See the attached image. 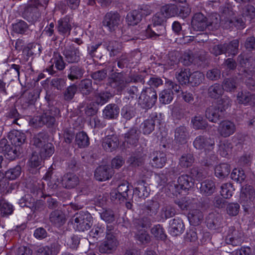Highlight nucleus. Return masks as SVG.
<instances>
[{"mask_svg":"<svg viewBox=\"0 0 255 255\" xmlns=\"http://www.w3.org/2000/svg\"><path fill=\"white\" fill-rule=\"evenodd\" d=\"M53 174L52 168H49L45 176L39 182L32 179L27 180L25 183L26 188L32 191L56 190L58 185L55 181L57 179L53 176Z\"/></svg>","mask_w":255,"mask_h":255,"instance_id":"f257e3e1","label":"nucleus"},{"mask_svg":"<svg viewBox=\"0 0 255 255\" xmlns=\"http://www.w3.org/2000/svg\"><path fill=\"white\" fill-rule=\"evenodd\" d=\"M166 17L160 10L156 12L152 18V24L148 25L147 29L148 36L151 38L163 35L165 33L166 29L165 23Z\"/></svg>","mask_w":255,"mask_h":255,"instance_id":"f03ea898","label":"nucleus"},{"mask_svg":"<svg viewBox=\"0 0 255 255\" xmlns=\"http://www.w3.org/2000/svg\"><path fill=\"white\" fill-rule=\"evenodd\" d=\"M60 114L58 108L51 106L42 115L33 118L30 121V123L35 127L46 125L48 128H52L56 123V118L60 117Z\"/></svg>","mask_w":255,"mask_h":255,"instance_id":"7ed1b4c3","label":"nucleus"},{"mask_svg":"<svg viewBox=\"0 0 255 255\" xmlns=\"http://www.w3.org/2000/svg\"><path fill=\"white\" fill-rule=\"evenodd\" d=\"M160 9L166 18L176 16L184 19L189 15L191 11L188 4H167L161 6Z\"/></svg>","mask_w":255,"mask_h":255,"instance_id":"20e7f679","label":"nucleus"},{"mask_svg":"<svg viewBox=\"0 0 255 255\" xmlns=\"http://www.w3.org/2000/svg\"><path fill=\"white\" fill-rule=\"evenodd\" d=\"M114 227L113 225H107L106 228V236L105 240L100 244L99 252L103 254H111L115 251L119 242L114 235Z\"/></svg>","mask_w":255,"mask_h":255,"instance_id":"39448f33","label":"nucleus"},{"mask_svg":"<svg viewBox=\"0 0 255 255\" xmlns=\"http://www.w3.org/2000/svg\"><path fill=\"white\" fill-rule=\"evenodd\" d=\"M42 6L39 0H29L24 7L22 17L29 22L37 21L41 16L39 8Z\"/></svg>","mask_w":255,"mask_h":255,"instance_id":"423d86ee","label":"nucleus"},{"mask_svg":"<svg viewBox=\"0 0 255 255\" xmlns=\"http://www.w3.org/2000/svg\"><path fill=\"white\" fill-rule=\"evenodd\" d=\"M157 99L156 91L152 87L143 89L139 97V104L144 109H150L155 104Z\"/></svg>","mask_w":255,"mask_h":255,"instance_id":"0eeeda50","label":"nucleus"},{"mask_svg":"<svg viewBox=\"0 0 255 255\" xmlns=\"http://www.w3.org/2000/svg\"><path fill=\"white\" fill-rule=\"evenodd\" d=\"M91 216L90 214L80 212L75 214L71 219L77 230L84 232L90 229L91 226Z\"/></svg>","mask_w":255,"mask_h":255,"instance_id":"6e6552de","label":"nucleus"},{"mask_svg":"<svg viewBox=\"0 0 255 255\" xmlns=\"http://www.w3.org/2000/svg\"><path fill=\"white\" fill-rule=\"evenodd\" d=\"M129 78L126 79L122 72H115L112 74L108 78V84L112 88L115 89L118 92H122L124 90L128 84Z\"/></svg>","mask_w":255,"mask_h":255,"instance_id":"1a4fd4ad","label":"nucleus"},{"mask_svg":"<svg viewBox=\"0 0 255 255\" xmlns=\"http://www.w3.org/2000/svg\"><path fill=\"white\" fill-rule=\"evenodd\" d=\"M129 83L127 85V91L132 99L136 98L140 88L139 84L143 85L144 81L142 76L139 75H130L129 77Z\"/></svg>","mask_w":255,"mask_h":255,"instance_id":"9d476101","label":"nucleus"},{"mask_svg":"<svg viewBox=\"0 0 255 255\" xmlns=\"http://www.w3.org/2000/svg\"><path fill=\"white\" fill-rule=\"evenodd\" d=\"M63 55L66 61L68 63H77L80 61L79 48L73 43H67L65 46Z\"/></svg>","mask_w":255,"mask_h":255,"instance_id":"9b49d317","label":"nucleus"},{"mask_svg":"<svg viewBox=\"0 0 255 255\" xmlns=\"http://www.w3.org/2000/svg\"><path fill=\"white\" fill-rule=\"evenodd\" d=\"M121 16L117 11L107 12L104 17L102 24L110 31H114L118 26L120 22Z\"/></svg>","mask_w":255,"mask_h":255,"instance_id":"f8f14e48","label":"nucleus"},{"mask_svg":"<svg viewBox=\"0 0 255 255\" xmlns=\"http://www.w3.org/2000/svg\"><path fill=\"white\" fill-rule=\"evenodd\" d=\"M212 22L208 20L202 13L198 12L194 14L191 20V26L195 31H204L209 26L212 25Z\"/></svg>","mask_w":255,"mask_h":255,"instance_id":"ddd939ff","label":"nucleus"},{"mask_svg":"<svg viewBox=\"0 0 255 255\" xmlns=\"http://www.w3.org/2000/svg\"><path fill=\"white\" fill-rule=\"evenodd\" d=\"M242 237V232L236 230L234 227L232 226L229 228L225 236V242L227 244L237 246L240 245L243 242Z\"/></svg>","mask_w":255,"mask_h":255,"instance_id":"4468645a","label":"nucleus"},{"mask_svg":"<svg viewBox=\"0 0 255 255\" xmlns=\"http://www.w3.org/2000/svg\"><path fill=\"white\" fill-rule=\"evenodd\" d=\"M0 152L4 154L7 159L12 160L17 157L20 152L17 151L16 146H11L7 144L6 139H3L0 141Z\"/></svg>","mask_w":255,"mask_h":255,"instance_id":"2eb2a0df","label":"nucleus"},{"mask_svg":"<svg viewBox=\"0 0 255 255\" xmlns=\"http://www.w3.org/2000/svg\"><path fill=\"white\" fill-rule=\"evenodd\" d=\"M193 145L196 149L199 150H210L213 148L215 145V141L213 138L199 135L195 139Z\"/></svg>","mask_w":255,"mask_h":255,"instance_id":"dca6fc26","label":"nucleus"},{"mask_svg":"<svg viewBox=\"0 0 255 255\" xmlns=\"http://www.w3.org/2000/svg\"><path fill=\"white\" fill-rule=\"evenodd\" d=\"M49 222L53 226L60 227L66 222V218L64 213L59 209H55L52 211L49 216Z\"/></svg>","mask_w":255,"mask_h":255,"instance_id":"f3484780","label":"nucleus"},{"mask_svg":"<svg viewBox=\"0 0 255 255\" xmlns=\"http://www.w3.org/2000/svg\"><path fill=\"white\" fill-rule=\"evenodd\" d=\"M235 124L228 120L222 121L217 129L219 134L224 137H227L232 135L235 132Z\"/></svg>","mask_w":255,"mask_h":255,"instance_id":"a211bd4d","label":"nucleus"},{"mask_svg":"<svg viewBox=\"0 0 255 255\" xmlns=\"http://www.w3.org/2000/svg\"><path fill=\"white\" fill-rule=\"evenodd\" d=\"M223 112L217 106H211L205 111V117L210 122L217 123L223 117Z\"/></svg>","mask_w":255,"mask_h":255,"instance_id":"6ab92c4d","label":"nucleus"},{"mask_svg":"<svg viewBox=\"0 0 255 255\" xmlns=\"http://www.w3.org/2000/svg\"><path fill=\"white\" fill-rule=\"evenodd\" d=\"M113 170L108 165H102L98 167L95 171V178L99 181H104L111 178Z\"/></svg>","mask_w":255,"mask_h":255,"instance_id":"aec40b11","label":"nucleus"},{"mask_svg":"<svg viewBox=\"0 0 255 255\" xmlns=\"http://www.w3.org/2000/svg\"><path fill=\"white\" fill-rule=\"evenodd\" d=\"M184 229V224L180 218H175L170 221L169 232L172 236H177L182 234Z\"/></svg>","mask_w":255,"mask_h":255,"instance_id":"412c9836","label":"nucleus"},{"mask_svg":"<svg viewBox=\"0 0 255 255\" xmlns=\"http://www.w3.org/2000/svg\"><path fill=\"white\" fill-rule=\"evenodd\" d=\"M61 246L54 242L48 246L40 247L37 250V255H57L60 252Z\"/></svg>","mask_w":255,"mask_h":255,"instance_id":"4be33fe9","label":"nucleus"},{"mask_svg":"<svg viewBox=\"0 0 255 255\" xmlns=\"http://www.w3.org/2000/svg\"><path fill=\"white\" fill-rule=\"evenodd\" d=\"M119 139L116 135H108L103 139L102 146L108 151H113L118 148Z\"/></svg>","mask_w":255,"mask_h":255,"instance_id":"5701e85b","label":"nucleus"},{"mask_svg":"<svg viewBox=\"0 0 255 255\" xmlns=\"http://www.w3.org/2000/svg\"><path fill=\"white\" fill-rule=\"evenodd\" d=\"M140 133L137 128H130L124 134L125 141L128 144L136 146L139 140Z\"/></svg>","mask_w":255,"mask_h":255,"instance_id":"b1692460","label":"nucleus"},{"mask_svg":"<svg viewBox=\"0 0 255 255\" xmlns=\"http://www.w3.org/2000/svg\"><path fill=\"white\" fill-rule=\"evenodd\" d=\"M151 164L153 167L159 168L163 167L167 161L166 154L160 151H154L151 156Z\"/></svg>","mask_w":255,"mask_h":255,"instance_id":"393cba45","label":"nucleus"},{"mask_svg":"<svg viewBox=\"0 0 255 255\" xmlns=\"http://www.w3.org/2000/svg\"><path fill=\"white\" fill-rule=\"evenodd\" d=\"M84 68L80 65H74L70 66L67 73V77L71 81L79 80L85 74Z\"/></svg>","mask_w":255,"mask_h":255,"instance_id":"a878e982","label":"nucleus"},{"mask_svg":"<svg viewBox=\"0 0 255 255\" xmlns=\"http://www.w3.org/2000/svg\"><path fill=\"white\" fill-rule=\"evenodd\" d=\"M72 25L68 17L61 18L58 21L57 30L63 36H68L70 34Z\"/></svg>","mask_w":255,"mask_h":255,"instance_id":"bb28decb","label":"nucleus"},{"mask_svg":"<svg viewBox=\"0 0 255 255\" xmlns=\"http://www.w3.org/2000/svg\"><path fill=\"white\" fill-rule=\"evenodd\" d=\"M120 113V108L116 104H110L106 106L103 111V117L108 120L116 119Z\"/></svg>","mask_w":255,"mask_h":255,"instance_id":"cd10ccee","label":"nucleus"},{"mask_svg":"<svg viewBox=\"0 0 255 255\" xmlns=\"http://www.w3.org/2000/svg\"><path fill=\"white\" fill-rule=\"evenodd\" d=\"M77 87L80 93L87 97L93 92V81L90 79H84L80 81Z\"/></svg>","mask_w":255,"mask_h":255,"instance_id":"c85d7f7f","label":"nucleus"},{"mask_svg":"<svg viewBox=\"0 0 255 255\" xmlns=\"http://www.w3.org/2000/svg\"><path fill=\"white\" fill-rule=\"evenodd\" d=\"M189 137V132L185 126H180L175 129L174 140L177 143L184 144Z\"/></svg>","mask_w":255,"mask_h":255,"instance_id":"c756f323","label":"nucleus"},{"mask_svg":"<svg viewBox=\"0 0 255 255\" xmlns=\"http://www.w3.org/2000/svg\"><path fill=\"white\" fill-rule=\"evenodd\" d=\"M237 100L239 104L252 105L255 103V95L247 91H242L237 95Z\"/></svg>","mask_w":255,"mask_h":255,"instance_id":"7c9ffc66","label":"nucleus"},{"mask_svg":"<svg viewBox=\"0 0 255 255\" xmlns=\"http://www.w3.org/2000/svg\"><path fill=\"white\" fill-rule=\"evenodd\" d=\"M11 143L15 146H20L26 139V135L24 133L18 130H13L10 132L8 136Z\"/></svg>","mask_w":255,"mask_h":255,"instance_id":"2f4dec72","label":"nucleus"},{"mask_svg":"<svg viewBox=\"0 0 255 255\" xmlns=\"http://www.w3.org/2000/svg\"><path fill=\"white\" fill-rule=\"evenodd\" d=\"M112 97V93L109 91L97 90L94 94L95 103L98 105L102 106L107 103Z\"/></svg>","mask_w":255,"mask_h":255,"instance_id":"473e14b6","label":"nucleus"},{"mask_svg":"<svg viewBox=\"0 0 255 255\" xmlns=\"http://www.w3.org/2000/svg\"><path fill=\"white\" fill-rule=\"evenodd\" d=\"M190 72L188 68H180L176 72L175 76L180 84L188 85Z\"/></svg>","mask_w":255,"mask_h":255,"instance_id":"72a5a7b5","label":"nucleus"},{"mask_svg":"<svg viewBox=\"0 0 255 255\" xmlns=\"http://www.w3.org/2000/svg\"><path fill=\"white\" fill-rule=\"evenodd\" d=\"M62 182L63 186L65 188L70 189L78 185L79 180L76 175L69 173L64 176Z\"/></svg>","mask_w":255,"mask_h":255,"instance_id":"f704fd0d","label":"nucleus"},{"mask_svg":"<svg viewBox=\"0 0 255 255\" xmlns=\"http://www.w3.org/2000/svg\"><path fill=\"white\" fill-rule=\"evenodd\" d=\"M193 128L196 130H204L208 127L207 121L201 115H197L191 120Z\"/></svg>","mask_w":255,"mask_h":255,"instance_id":"c9c22d12","label":"nucleus"},{"mask_svg":"<svg viewBox=\"0 0 255 255\" xmlns=\"http://www.w3.org/2000/svg\"><path fill=\"white\" fill-rule=\"evenodd\" d=\"M192 185L193 183L189 181L187 175H182L178 178V184H175L174 186L176 191H178L180 190L189 191L190 190Z\"/></svg>","mask_w":255,"mask_h":255,"instance_id":"e433bc0d","label":"nucleus"},{"mask_svg":"<svg viewBox=\"0 0 255 255\" xmlns=\"http://www.w3.org/2000/svg\"><path fill=\"white\" fill-rule=\"evenodd\" d=\"M223 93L224 90L222 85L218 83L213 84L208 89V95L212 99H218Z\"/></svg>","mask_w":255,"mask_h":255,"instance_id":"4c0bfd02","label":"nucleus"},{"mask_svg":"<svg viewBox=\"0 0 255 255\" xmlns=\"http://www.w3.org/2000/svg\"><path fill=\"white\" fill-rule=\"evenodd\" d=\"M158 121L156 118H151L144 121L140 126V128L144 134H148L154 130L155 121Z\"/></svg>","mask_w":255,"mask_h":255,"instance_id":"58836bf2","label":"nucleus"},{"mask_svg":"<svg viewBox=\"0 0 255 255\" xmlns=\"http://www.w3.org/2000/svg\"><path fill=\"white\" fill-rule=\"evenodd\" d=\"M39 155L43 159L52 156L55 151L54 146L51 142H47L46 144L39 147Z\"/></svg>","mask_w":255,"mask_h":255,"instance_id":"ea45409f","label":"nucleus"},{"mask_svg":"<svg viewBox=\"0 0 255 255\" xmlns=\"http://www.w3.org/2000/svg\"><path fill=\"white\" fill-rule=\"evenodd\" d=\"M231 168L229 164L222 163L216 166L215 174L219 178H224L229 174Z\"/></svg>","mask_w":255,"mask_h":255,"instance_id":"a19ab883","label":"nucleus"},{"mask_svg":"<svg viewBox=\"0 0 255 255\" xmlns=\"http://www.w3.org/2000/svg\"><path fill=\"white\" fill-rule=\"evenodd\" d=\"M241 15L246 19L247 18L249 20L255 17V7L252 4H247L242 6L240 9Z\"/></svg>","mask_w":255,"mask_h":255,"instance_id":"79ce46f5","label":"nucleus"},{"mask_svg":"<svg viewBox=\"0 0 255 255\" xmlns=\"http://www.w3.org/2000/svg\"><path fill=\"white\" fill-rule=\"evenodd\" d=\"M77 89V86L75 84H73L68 86L62 93L63 100L67 102L71 101L74 98Z\"/></svg>","mask_w":255,"mask_h":255,"instance_id":"37998d69","label":"nucleus"},{"mask_svg":"<svg viewBox=\"0 0 255 255\" xmlns=\"http://www.w3.org/2000/svg\"><path fill=\"white\" fill-rule=\"evenodd\" d=\"M203 216L202 212L198 210H192L188 215V218L191 224L197 226L201 223Z\"/></svg>","mask_w":255,"mask_h":255,"instance_id":"c03bdc74","label":"nucleus"},{"mask_svg":"<svg viewBox=\"0 0 255 255\" xmlns=\"http://www.w3.org/2000/svg\"><path fill=\"white\" fill-rule=\"evenodd\" d=\"M141 14L136 10L130 12L126 17L128 25L132 26L137 24L141 20Z\"/></svg>","mask_w":255,"mask_h":255,"instance_id":"a18cd8bd","label":"nucleus"},{"mask_svg":"<svg viewBox=\"0 0 255 255\" xmlns=\"http://www.w3.org/2000/svg\"><path fill=\"white\" fill-rule=\"evenodd\" d=\"M48 139V133L42 131L35 135L33 138V145L37 147H40L46 144Z\"/></svg>","mask_w":255,"mask_h":255,"instance_id":"49530a36","label":"nucleus"},{"mask_svg":"<svg viewBox=\"0 0 255 255\" xmlns=\"http://www.w3.org/2000/svg\"><path fill=\"white\" fill-rule=\"evenodd\" d=\"M204 80V75L203 73L197 71L193 73L190 72L189 84L192 86L199 85Z\"/></svg>","mask_w":255,"mask_h":255,"instance_id":"de8ad7c7","label":"nucleus"},{"mask_svg":"<svg viewBox=\"0 0 255 255\" xmlns=\"http://www.w3.org/2000/svg\"><path fill=\"white\" fill-rule=\"evenodd\" d=\"M224 44L226 53L229 54V56H235L238 54L239 46L238 39H234L229 43H225Z\"/></svg>","mask_w":255,"mask_h":255,"instance_id":"09e8293b","label":"nucleus"},{"mask_svg":"<svg viewBox=\"0 0 255 255\" xmlns=\"http://www.w3.org/2000/svg\"><path fill=\"white\" fill-rule=\"evenodd\" d=\"M75 142L79 147L84 148L89 144V138L86 132L81 131L76 134Z\"/></svg>","mask_w":255,"mask_h":255,"instance_id":"8fccbe9b","label":"nucleus"},{"mask_svg":"<svg viewBox=\"0 0 255 255\" xmlns=\"http://www.w3.org/2000/svg\"><path fill=\"white\" fill-rule=\"evenodd\" d=\"M176 203L182 210H193L195 207V200H190L189 198L185 197L180 200L176 201Z\"/></svg>","mask_w":255,"mask_h":255,"instance_id":"3c124183","label":"nucleus"},{"mask_svg":"<svg viewBox=\"0 0 255 255\" xmlns=\"http://www.w3.org/2000/svg\"><path fill=\"white\" fill-rule=\"evenodd\" d=\"M129 61V60L128 56L126 54H122L121 56L117 58L115 61L113 62V66L112 71H114V69H115L116 71L118 70V69L116 68V64L120 69H123L125 67H127Z\"/></svg>","mask_w":255,"mask_h":255,"instance_id":"603ef678","label":"nucleus"},{"mask_svg":"<svg viewBox=\"0 0 255 255\" xmlns=\"http://www.w3.org/2000/svg\"><path fill=\"white\" fill-rule=\"evenodd\" d=\"M194 157L192 153H184L179 158V164L183 168H187L194 162Z\"/></svg>","mask_w":255,"mask_h":255,"instance_id":"864d4df0","label":"nucleus"},{"mask_svg":"<svg viewBox=\"0 0 255 255\" xmlns=\"http://www.w3.org/2000/svg\"><path fill=\"white\" fill-rule=\"evenodd\" d=\"M122 48L121 43L117 41H109L107 45V49L110 52L111 57L114 56L120 53Z\"/></svg>","mask_w":255,"mask_h":255,"instance_id":"5fc2aeb1","label":"nucleus"},{"mask_svg":"<svg viewBox=\"0 0 255 255\" xmlns=\"http://www.w3.org/2000/svg\"><path fill=\"white\" fill-rule=\"evenodd\" d=\"M236 79L234 78H226L222 82V86L224 90L229 92H234L237 87Z\"/></svg>","mask_w":255,"mask_h":255,"instance_id":"6e6d98bb","label":"nucleus"},{"mask_svg":"<svg viewBox=\"0 0 255 255\" xmlns=\"http://www.w3.org/2000/svg\"><path fill=\"white\" fill-rule=\"evenodd\" d=\"M105 230L106 228L104 225L98 224L90 232V237L96 239L103 237L106 233Z\"/></svg>","mask_w":255,"mask_h":255,"instance_id":"4d7b16f0","label":"nucleus"},{"mask_svg":"<svg viewBox=\"0 0 255 255\" xmlns=\"http://www.w3.org/2000/svg\"><path fill=\"white\" fill-rule=\"evenodd\" d=\"M173 98V93L170 89L164 90L159 94V99L162 104H169L172 101Z\"/></svg>","mask_w":255,"mask_h":255,"instance_id":"13d9d810","label":"nucleus"},{"mask_svg":"<svg viewBox=\"0 0 255 255\" xmlns=\"http://www.w3.org/2000/svg\"><path fill=\"white\" fill-rule=\"evenodd\" d=\"M189 174L192 178L197 180H201L206 176V172L202 168L198 167L191 168Z\"/></svg>","mask_w":255,"mask_h":255,"instance_id":"bf43d9fd","label":"nucleus"},{"mask_svg":"<svg viewBox=\"0 0 255 255\" xmlns=\"http://www.w3.org/2000/svg\"><path fill=\"white\" fill-rule=\"evenodd\" d=\"M21 167L19 165L10 168L5 172V177L10 180L17 178L21 174Z\"/></svg>","mask_w":255,"mask_h":255,"instance_id":"052dcab7","label":"nucleus"},{"mask_svg":"<svg viewBox=\"0 0 255 255\" xmlns=\"http://www.w3.org/2000/svg\"><path fill=\"white\" fill-rule=\"evenodd\" d=\"M202 234L201 230L199 228H192L190 229L186 234V239L187 240L190 242H195L200 236H203Z\"/></svg>","mask_w":255,"mask_h":255,"instance_id":"680f3d73","label":"nucleus"},{"mask_svg":"<svg viewBox=\"0 0 255 255\" xmlns=\"http://www.w3.org/2000/svg\"><path fill=\"white\" fill-rule=\"evenodd\" d=\"M13 30L17 33L24 34L28 28V25L26 22L20 20L12 25Z\"/></svg>","mask_w":255,"mask_h":255,"instance_id":"e2e57ef3","label":"nucleus"},{"mask_svg":"<svg viewBox=\"0 0 255 255\" xmlns=\"http://www.w3.org/2000/svg\"><path fill=\"white\" fill-rule=\"evenodd\" d=\"M150 222L147 218L135 219L133 221L134 227L137 230V232L140 230H143L144 228L149 227Z\"/></svg>","mask_w":255,"mask_h":255,"instance_id":"0e129e2a","label":"nucleus"},{"mask_svg":"<svg viewBox=\"0 0 255 255\" xmlns=\"http://www.w3.org/2000/svg\"><path fill=\"white\" fill-rule=\"evenodd\" d=\"M13 212V206L5 201H0V214L2 216L11 214Z\"/></svg>","mask_w":255,"mask_h":255,"instance_id":"69168bd1","label":"nucleus"},{"mask_svg":"<svg viewBox=\"0 0 255 255\" xmlns=\"http://www.w3.org/2000/svg\"><path fill=\"white\" fill-rule=\"evenodd\" d=\"M90 76L94 81L102 82L106 79L107 77V70L106 69H103L92 72Z\"/></svg>","mask_w":255,"mask_h":255,"instance_id":"338daca9","label":"nucleus"},{"mask_svg":"<svg viewBox=\"0 0 255 255\" xmlns=\"http://www.w3.org/2000/svg\"><path fill=\"white\" fill-rule=\"evenodd\" d=\"M128 163L133 167L141 166L144 163V160L139 155L133 154L128 160Z\"/></svg>","mask_w":255,"mask_h":255,"instance_id":"774afa93","label":"nucleus"}]
</instances>
